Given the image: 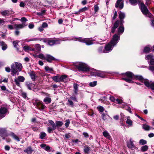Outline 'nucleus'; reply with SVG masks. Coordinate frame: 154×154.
Here are the masks:
<instances>
[{
  "label": "nucleus",
  "instance_id": "1",
  "mask_svg": "<svg viewBox=\"0 0 154 154\" xmlns=\"http://www.w3.org/2000/svg\"><path fill=\"white\" fill-rule=\"evenodd\" d=\"M131 4L133 5H136L137 3L140 4V8L143 14L149 18L152 17V14L149 11L146 7L142 2L141 0H129Z\"/></svg>",
  "mask_w": 154,
  "mask_h": 154
},
{
  "label": "nucleus",
  "instance_id": "2",
  "mask_svg": "<svg viewBox=\"0 0 154 154\" xmlns=\"http://www.w3.org/2000/svg\"><path fill=\"white\" fill-rule=\"evenodd\" d=\"M51 78L53 81L56 82H66L68 81L67 75H63L60 76L57 74L56 76H53Z\"/></svg>",
  "mask_w": 154,
  "mask_h": 154
},
{
  "label": "nucleus",
  "instance_id": "3",
  "mask_svg": "<svg viewBox=\"0 0 154 154\" xmlns=\"http://www.w3.org/2000/svg\"><path fill=\"white\" fill-rule=\"evenodd\" d=\"M14 63H13L11 66V72L13 73L16 74L18 71H21L22 66V64L20 63L15 62Z\"/></svg>",
  "mask_w": 154,
  "mask_h": 154
},
{
  "label": "nucleus",
  "instance_id": "4",
  "mask_svg": "<svg viewBox=\"0 0 154 154\" xmlns=\"http://www.w3.org/2000/svg\"><path fill=\"white\" fill-rule=\"evenodd\" d=\"M76 68L79 71L88 72L90 68L86 64L82 63H79L76 65Z\"/></svg>",
  "mask_w": 154,
  "mask_h": 154
},
{
  "label": "nucleus",
  "instance_id": "5",
  "mask_svg": "<svg viewBox=\"0 0 154 154\" xmlns=\"http://www.w3.org/2000/svg\"><path fill=\"white\" fill-rule=\"evenodd\" d=\"M125 74L127 77L122 78V79L129 83H133L132 79L134 77V74L130 72H126Z\"/></svg>",
  "mask_w": 154,
  "mask_h": 154
},
{
  "label": "nucleus",
  "instance_id": "6",
  "mask_svg": "<svg viewBox=\"0 0 154 154\" xmlns=\"http://www.w3.org/2000/svg\"><path fill=\"white\" fill-rule=\"evenodd\" d=\"M48 122L49 123L47 127V131L49 133H51L56 129V126L54 122L52 120H49Z\"/></svg>",
  "mask_w": 154,
  "mask_h": 154
},
{
  "label": "nucleus",
  "instance_id": "7",
  "mask_svg": "<svg viewBox=\"0 0 154 154\" xmlns=\"http://www.w3.org/2000/svg\"><path fill=\"white\" fill-rule=\"evenodd\" d=\"M120 35L118 34H115L113 36L110 42L113 45L115 46L119 41Z\"/></svg>",
  "mask_w": 154,
  "mask_h": 154
},
{
  "label": "nucleus",
  "instance_id": "8",
  "mask_svg": "<svg viewBox=\"0 0 154 154\" xmlns=\"http://www.w3.org/2000/svg\"><path fill=\"white\" fill-rule=\"evenodd\" d=\"M76 41H79L85 43L87 45H91L93 44L92 40L86 38H82L81 37L76 38Z\"/></svg>",
  "mask_w": 154,
  "mask_h": 154
},
{
  "label": "nucleus",
  "instance_id": "9",
  "mask_svg": "<svg viewBox=\"0 0 154 154\" xmlns=\"http://www.w3.org/2000/svg\"><path fill=\"white\" fill-rule=\"evenodd\" d=\"M142 82L144 83L145 86L148 88L150 87L152 90H154V82H150L149 80L147 79H144Z\"/></svg>",
  "mask_w": 154,
  "mask_h": 154
},
{
  "label": "nucleus",
  "instance_id": "10",
  "mask_svg": "<svg viewBox=\"0 0 154 154\" xmlns=\"http://www.w3.org/2000/svg\"><path fill=\"white\" fill-rule=\"evenodd\" d=\"M45 39V40L44 42H47L48 44L51 46H52L54 45L60 44L59 41L56 38H51L48 40H46Z\"/></svg>",
  "mask_w": 154,
  "mask_h": 154
},
{
  "label": "nucleus",
  "instance_id": "11",
  "mask_svg": "<svg viewBox=\"0 0 154 154\" xmlns=\"http://www.w3.org/2000/svg\"><path fill=\"white\" fill-rule=\"evenodd\" d=\"M114 46H115L114 45H113L109 42L105 45L104 49V53H108L110 52L112 50Z\"/></svg>",
  "mask_w": 154,
  "mask_h": 154
},
{
  "label": "nucleus",
  "instance_id": "12",
  "mask_svg": "<svg viewBox=\"0 0 154 154\" xmlns=\"http://www.w3.org/2000/svg\"><path fill=\"white\" fill-rule=\"evenodd\" d=\"M25 79L24 77L22 76H19L17 78H15L14 79V81L15 84L18 86L20 87V82H23L24 81Z\"/></svg>",
  "mask_w": 154,
  "mask_h": 154
},
{
  "label": "nucleus",
  "instance_id": "13",
  "mask_svg": "<svg viewBox=\"0 0 154 154\" xmlns=\"http://www.w3.org/2000/svg\"><path fill=\"white\" fill-rule=\"evenodd\" d=\"M119 24V20H117L114 23H112V25L111 27V32L112 33H114L118 27Z\"/></svg>",
  "mask_w": 154,
  "mask_h": 154
},
{
  "label": "nucleus",
  "instance_id": "14",
  "mask_svg": "<svg viewBox=\"0 0 154 154\" xmlns=\"http://www.w3.org/2000/svg\"><path fill=\"white\" fill-rule=\"evenodd\" d=\"M33 104L36 106L37 108L39 109H44L45 108V105L42 102L38 100H35V102L33 103Z\"/></svg>",
  "mask_w": 154,
  "mask_h": 154
},
{
  "label": "nucleus",
  "instance_id": "15",
  "mask_svg": "<svg viewBox=\"0 0 154 154\" xmlns=\"http://www.w3.org/2000/svg\"><path fill=\"white\" fill-rule=\"evenodd\" d=\"M7 111V109L5 107L0 108V119L5 117Z\"/></svg>",
  "mask_w": 154,
  "mask_h": 154
},
{
  "label": "nucleus",
  "instance_id": "16",
  "mask_svg": "<svg viewBox=\"0 0 154 154\" xmlns=\"http://www.w3.org/2000/svg\"><path fill=\"white\" fill-rule=\"evenodd\" d=\"M119 17L120 19L119 23H124V19L125 17V13L120 11L119 15Z\"/></svg>",
  "mask_w": 154,
  "mask_h": 154
},
{
  "label": "nucleus",
  "instance_id": "17",
  "mask_svg": "<svg viewBox=\"0 0 154 154\" xmlns=\"http://www.w3.org/2000/svg\"><path fill=\"white\" fill-rule=\"evenodd\" d=\"M120 26L117 29L118 34L120 35L122 34L124 31V27L123 25V23H119Z\"/></svg>",
  "mask_w": 154,
  "mask_h": 154
},
{
  "label": "nucleus",
  "instance_id": "18",
  "mask_svg": "<svg viewBox=\"0 0 154 154\" xmlns=\"http://www.w3.org/2000/svg\"><path fill=\"white\" fill-rule=\"evenodd\" d=\"M116 8H119L120 9H122L124 7V3L123 0H118L116 3Z\"/></svg>",
  "mask_w": 154,
  "mask_h": 154
},
{
  "label": "nucleus",
  "instance_id": "19",
  "mask_svg": "<svg viewBox=\"0 0 154 154\" xmlns=\"http://www.w3.org/2000/svg\"><path fill=\"white\" fill-rule=\"evenodd\" d=\"M0 135L4 139L5 137L7 136V131L5 128H0Z\"/></svg>",
  "mask_w": 154,
  "mask_h": 154
},
{
  "label": "nucleus",
  "instance_id": "20",
  "mask_svg": "<svg viewBox=\"0 0 154 154\" xmlns=\"http://www.w3.org/2000/svg\"><path fill=\"white\" fill-rule=\"evenodd\" d=\"M45 60L48 62L51 63L52 61H56L57 60L50 54H47L46 56Z\"/></svg>",
  "mask_w": 154,
  "mask_h": 154
},
{
  "label": "nucleus",
  "instance_id": "21",
  "mask_svg": "<svg viewBox=\"0 0 154 154\" xmlns=\"http://www.w3.org/2000/svg\"><path fill=\"white\" fill-rule=\"evenodd\" d=\"M106 72H103L98 71L94 73L93 75L104 78L105 77Z\"/></svg>",
  "mask_w": 154,
  "mask_h": 154
},
{
  "label": "nucleus",
  "instance_id": "22",
  "mask_svg": "<svg viewBox=\"0 0 154 154\" xmlns=\"http://www.w3.org/2000/svg\"><path fill=\"white\" fill-rule=\"evenodd\" d=\"M3 16H9L12 14V11L8 10H4L1 12Z\"/></svg>",
  "mask_w": 154,
  "mask_h": 154
},
{
  "label": "nucleus",
  "instance_id": "23",
  "mask_svg": "<svg viewBox=\"0 0 154 154\" xmlns=\"http://www.w3.org/2000/svg\"><path fill=\"white\" fill-rule=\"evenodd\" d=\"M127 146L129 148L131 149H133V148L134 147L135 145L133 143V141L132 140L131 138L130 139L129 142L127 143Z\"/></svg>",
  "mask_w": 154,
  "mask_h": 154
},
{
  "label": "nucleus",
  "instance_id": "24",
  "mask_svg": "<svg viewBox=\"0 0 154 154\" xmlns=\"http://www.w3.org/2000/svg\"><path fill=\"white\" fill-rule=\"evenodd\" d=\"M25 85L28 89L29 90H31L32 88L34 86V84L29 82H26Z\"/></svg>",
  "mask_w": 154,
  "mask_h": 154
},
{
  "label": "nucleus",
  "instance_id": "25",
  "mask_svg": "<svg viewBox=\"0 0 154 154\" xmlns=\"http://www.w3.org/2000/svg\"><path fill=\"white\" fill-rule=\"evenodd\" d=\"M29 75L32 80L33 81H35V80L36 78H37V76L36 75L35 73L33 71H31L29 73Z\"/></svg>",
  "mask_w": 154,
  "mask_h": 154
},
{
  "label": "nucleus",
  "instance_id": "26",
  "mask_svg": "<svg viewBox=\"0 0 154 154\" xmlns=\"http://www.w3.org/2000/svg\"><path fill=\"white\" fill-rule=\"evenodd\" d=\"M78 85L77 83H74L73 87L74 88V94L77 95L78 92Z\"/></svg>",
  "mask_w": 154,
  "mask_h": 154
},
{
  "label": "nucleus",
  "instance_id": "27",
  "mask_svg": "<svg viewBox=\"0 0 154 154\" xmlns=\"http://www.w3.org/2000/svg\"><path fill=\"white\" fill-rule=\"evenodd\" d=\"M33 151L31 146H29L24 150L25 152L28 154H31Z\"/></svg>",
  "mask_w": 154,
  "mask_h": 154
},
{
  "label": "nucleus",
  "instance_id": "28",
  "mask_svg": "<svg viewBox=\"0 0 154 154\" xmlns=\"http://www.w3.org/2000/svg\"><path fill=\"white\" fill-rule=\"evenodd\" d=\"M25 24H15L14 25V28L16 30L23 28L25 26Z\"/></svg>",
  "mask_w": 154,
  "mask_h": 154
},
{
  "label": "nucleus",
  "instance_id": "29",
  "mask_svg": "<svg viewBox=\"0 0 154 154\" xmlns=\"http://www.w3.org/2000/svg\"><path fill=\"white\" fill-rule=\"evenodd\" d=\"M9 135L10 136L12 137L14 139L17 140V141H20V139L13 132H11Z\"/></svg>",
  "mask_w": 154,
  "mask_h": 154
},
{
  "label": "nucleus",
  "instance_id": "30",
  "mask_svg": "<svg viewBox=\"0 0 154 154\" xmlns=\"http://www.w3.org/2000/svg\"><path fill=\"white\" fill-rule=\"evenodd\" d=\"M0 44L2 46V49L3 51L6 50L7 48V45L5 43L2 41H1L0 42Z\"/></svg>",
  "mask_w": 154,
  "mask_h": 154
},
{
  "label": "nucleus",
  "instance_id": "31",
  "mask_svg": "<svg viewBox=\"0 0 154 154\" xmlns=\"http://www.w3.org/2000/svg\"><path fill=\"white\" fill-rule=\"evenodd\" d=\"M45 69L47 72L50 73H52V72L54 71L53 68H50L48 66H45Z\"/></svg>",
  "mask_w": 154,
  "mask_h": 154
},
{
  "label": "nucleus",
  "instance_id": "32",
  "mask_svg": "<svg viewBox=\"0 0 154 154\" xmlns=\"http://www.w3.org/2000/svg\"><path fill=\"white\" fill-rule=\"evenodd\" d=\"M23 50L26 52H28L31 51H33V50L31 48L28 46H25L23 47Z\"/></svg>",
  "mask_w": 154,
  "mask_h": 154
},
{
  "label": "nucleus",
  "instance_id": "33",
  "mask_svg": "<svg viewBox=\"0 0 154 154\" xmlns=\"http://www.w3.org/2000/svg\"><path fill=\"white\" fill-rule=\"evenodd\" d=\"M103 135L104 136L109 140L111 138V137L109 135V133L107 131H104L103 133Z\"/></svg>",
  "mask_w": 154,
  "mask_h": 154
},
{
  "label": "nucleus",
  "instance_id": "34",
  "mask_svg": "<svg viewBox=\"0 0 154 154\" xmlns=\"http://www.w3.org/2000/svg\"><path fill=\"white\" fill-rule=\"evenodd\" d=\"M56 128H60L62 126L63 124V123L62 122L59 121H57L56 122Z\"/></svg>",
  "mask_w": 154,
  "mask_h": 154
},
{
  "label": "nucleus",
  "instance_id": "35",
  "mask_svg": "<svg viewBox=\"0 0 154 154\" xmlns=\"http://www.w3.org/2000/svg\"><path fill=\"white\" fill-rule=\"evenodd\" d=\"M134 79H136L138 80L141 82H143V80L144 79L143 77L141 75H134Z\"/></svg>",
  "mask_w": 154,
  "mask_h": 154
},
{
  "label": "nucleus",
  "instance_id": "36",
  "mask_svg": "<svg viewBox=\"0 0 154 154\" xmlns=\"http://www.w3.org/2000/svg\"><path fill=\"white\" fill-rule=\"evenodd\" d=\"M43 101L46 104H48L51 103V100L50 98L47 97L44 99Z\"/></svg>",
  "mask_w": 154,
  "mask_h": 154
},
{
  "label": "nucleus",
  "instance_id": "37",
  "mask_svg": "<svg viewBox=\"0 0 154 154\" xmlns=\"http://www.w3.org/2000/svg\"><path fill=\"white\" fill-rule=\"evenodd\" d=\"M142 128L145 131H149L151 127L148 125L145 124L142 125Z\"/></svg>",
  "mask_w": 154,
  "mask_h": 154
},
{
  "label": "nucleus",
  "instance_id": "38",
  "mask_svg": "<svg viewBox=\"0 0 154 154\" xmlns=\"http://www.w3.org/2000/svg\"><path fill=\"white\" fill-rule=\"evenodd\" d=\"M151 48L149 47L146 46L144 47L143 50V52L147 53L149 52L150 51Z\"/></svg>",
  "mask_w": 154,
  "mask_h": 154
},
{
  "label": "nucleus",
  "instance_id": "39",
  "mask_svg": "<svg viewBox=\"0 0 154 154\" xmlns=\"http://www.w3.org/2000/svg\"><path fill=\"white\" fill-rule=\"evenodd\" d=\"M46 134L44 132H42L39 134V137L41 139H44V137L46 136Z\"/></svg>",
  "mask_w": 154,
  "mask_h": 154
},
{
  "label": "nucleus",
  "instance_id": "40",
  "mask_svg": "<svg viewBox=\"0 0 154 154\" xmlns=\"http://www.w3.org/2000/svg\"><path fill=\"white\" fill-rule=\"evenodd\" d=\"M154 56L152 54H150L146 56L145 57V59L146 60H151L153 58Z\"/></svg>",
  "mask_w": 154,
  "mask_h": 154
},
{
  "label": "nucleus",
  "instance_id": "41",
  "mask_svg": "<svg viewBox=\"0 0 154 154\" xmlns=\"http://www.w3.org/2000/svg\"><path fill=\"white\" fill-rule=\"evenodd\" d=\"M90 150V147L88 146H87L84 147V151L85 153L88 154L89 153Z\"/></svg>",
  "mask_w": 154,
  "mask_h": 154
},
{
  "label": "nucleus",
  "instance_id": "42",
  "mask_svg": "<svg viewBox=\"0 0 154 154\" xmlns=\"http://www.w3.org/2000/svg\"><path fill=\"white\" fill-rule=\"evenodd\" d=\"M13 44L14 48H17L18 51H19V49L17 48V46L18 45V42L17 41H14L13 42Z\"/></svg>",
  "mask_w": 154,
  "mask_h": 154
},
{
  "label": "nucleus",
  "instance_id": "43",
  "mask_svg": "<svg viewBox=\"0 0 154 154\" xmlns=\"http://www.w3.org/2000/svg\"><path fill=\"white\" fill-rule=\"evenodd\" d=\"M117 16V11H115L113 16L112 18V23L113 22V21L116 18Z\"/></svg>",
  "mask_w": 154,
  "mask_h": 154
},
{
  "label": "nucleus",
  "instance_id": "44",
  "mask_svg": "<svg viewBox=\"0 0 154 154\" xmlns=\"http://www.w3.org/2000/svg\"><path fill=\"white\" fill-rule=\"evenodd\" d=\"M146 143L147 141L146 140L143 139L140 140L139 142V143L142 145L146 144Z\"/></svg>",
  "mask_w": 154,
  "mask_h": 154
},
{
  "label": "nucleus",
  "instance_id": "45",
  "mask_svg": "<svg viewBox=\"0 0 154 154\" xmlns=\"http://www.w3.org/2000/svg\"><path fill=\"white\" fill-rule=\"evenodd\" d=\"M141 150L143 152L146 151L148 149V146L147 145L143 146L141 147Z\"/></svg>",
  "mask_w": 154,
  "mask_h": 154
},
{
  "label": "nucleus",
  "instance_id": "46",
  "mask_svg": "<svg viewBox=\"0 0 154 154\" xmlns=\"http://www.w3.org/2000/svg\"><path fill=\"white\" fill-rule=\"evenodd\" d=\"M43 40L44 41H45V39L42 38H33L30 39L29 40V41H36V40Z\"/></svg>",
  "mask_w": 154,
  "mask_h": 154
},
{
  "label": "nucleus",
  "instance_id": "47",
  "mask_svg": "<svg viewBox=\"0 0 154 154\" xmlns=\"http://www.w3.org/2000/svg\"><path fill=\"white\" fill-rule=\"evenodd\" d=\"M130 117L128 116L127 117V119L126 121V123L129 125H132V121L130 119Z\"/></svg>",
  "mask_w": 154,
  "mask_h": 154
},
{
  "label": "nucleus",
  "instance_id": "48",
  "mask_svg": "<svg viewBox=\"0 0 154 154\" xmlns=\"http://www.w3.org/2000/svg\"><path fill=\"white\" fill-rule=\"evenodd\" d=\"M97 84V82L96 81H94L93 82L89 83V86L91 87H94Z\"/></svg>",
  "mask_w": 154,
  "mask_h": 154
},
{
  "label": "nucleus",
  "instance_id": "49",
  "mask_svg": "<svg viewBox=\"0 0 154 154\" xmlns=\"http://www.w3.org/2000/svg\"><path fill=\"white\" fill-rule=\"evenodd\" d=\"M103 47L102 46L99 47L98 49V52L99 53H104Z\"/></svg>",
  "mask_w": 154,
  "mask_h": 154
},
{
  "label": "nucleus",
  "instance_id": "50",
  "mask_svg": "<svg viewBox=\"0 0 154 154\" xmlns=\"http://www.w3.org/2000/svg\"><path fill=\"white\" fill-rule=\"evenodd\" d=\"M35 47L37 52H39L41 50V46L39 44H37L35 45Z\"/></svg>",
  "mask_w": 154,
  "mask_h": 154
},
{
  "label": "nucleus",
  "instance_id": "51",
  "mask_svg": "<svg viewBox=\"0 0 154 154\" xmlns=\"http://www.w3.org/2000/svg\"><path fill=\"white\" fill-rule=\"evenodd\" d=\"M94 11L95 13H96L99 10V8L97 5H95L94 6Z\"/></svg>",
  "mask_w": 154,
  "mask_h": 154
},
{
  "label": "nucleus",
  "instance_id": "52",
  "mask_svg": "<svg viewBox=\"0 0 154 154\" xmlns=\"http://www.w3.org/2000/svg\"><path fill=\"white\" fill-rule=\"evenodd\" d=\"M38 57L39 58L45 60L46 59V57H45V55L42 54H39L38 55Z\"/></svg>",
  "mask_w": 154,
  "mask_h": 154
},
{
  "label": "nucleus",
  "instance_id": "53",
  "mask_svg": "<svg viewBox=\"0 0 154 154\" xmlns=\"http://www.w3.org/2000/svg\"><path fill=\"white\" fill-rule=\"evenodd\" d=\"M65 126L66 128H67L70 123V120L69 119H67L65 121Z\"/></svg>",
  "mask_w": 154,
  "mask_h": 154
},
{
  "label": "nucleus",
  "instance_id": "54",
  "mask_svg": "<svg viewBox=\"0 0 154 154\" xmlns=\"http://www.w3.org/2000/svg\"><path fill=\"white\" fill-rule=\"evenodd\" d=\"M5 93L9 96L12 95V94H13V93L12 92L7 90H5Z\"/></svg>",
  "mask_w": 154,
  "mask_h": 154
},
{
  "label": "nucleus",
  "instance_id": "55",
  "mask_svg": "<svg viewBox=\"0 0 154 154\" xmlns=\"http://www.w3.org/2000/svg\"><path fill=\"white\" fill-rule=\"evenodd\" d=\"M97 108L98 111L100 112H103L104 111L103 107L101 106H98Z\"/></svg>",
  "mask_w": 154,
  "mask_h": 154
},
{
  "label": "nucleus",
  "instance_id": "56",
  "mask_svg": "<svg viewBox=\"0 0 154 154\" xmlns=\"http://www.w3.org/2000/svg\"><path fill=\"white\" fill-rule=\"evenodd\" d=\"M107 115L103 113H102V118L103 120H106L107 119Z\"/></svg>",
  "mask_w": 154,
  "mask_h": 154
},
{
  "label": "nucleus",
  "instance_id": "57",
  "mask_svg": "<svg viewBox=\"0 0 154 154\" xmlns=\"http://www.w3.org/2000/svg\"><path fill=\"white\" fill-rule=\"evenodd\" d=\"M88 10V8L86 7H85L82 8L80 9L79 10L81 13L82 12H84L85 11H87Z\"/></svg>",
  "mask_w": 154,
  "mask_h": 154
},
{
  "label": "nucleus",
  "instance_id": "58",
  "mask_svg": "<svg viewBox=\"0 0 154 154\" xmlns=\"http://www.w3.org/2000/svg\"><path fill=\"white\" fill-rule=\"evenodd\" d=\"M149 64L151 65H154V58L151 59L149 61H148Z\"/></svg>",
  "mask_w": 154,
  "mask_h": 154
},
{
  "label": "nucleus",
  "instance_id": "59",
  "mask_svg": "<svg viewBox=\"0 0 154 154\" xmlns=\"http://www.w3.org/2000/svg\"><path fill=\"white\" fill-rule=\"evenodd\" d=\"M68 101L69 105L72 107H73L74 106V103L73 102L69 99L68 100Z\"/></svg>",
  "mask_w": 154,
  "mask_h": 154
},
{
  "label": "nucleus",
  "instance_id": "60",
  "mask_svg": "<svg viewBox=\"0 0 154 154\" xmlns=\"http://www.w3.org/2000/svg\"><path fill=\"white\" fill-rule=\"evenodd\" d=\"M116 103L118 104H120L122 103V101L121 100H120L119 99H117L115 100V101Z\"/></svg>",
  "mask_w": 154,
  "mask_h": 154
},
{
  "label": "nucleus",
  "instance_id": "61",
  "mask_svg": "<svg viewBox=\"0 0 154 154\" xmlns=\"http://www.w3.org/2000/svg\"><path fill=\"white\" fill-rule=\"evenodd\" d=\"M42 26L43 28H45L48 27V25L46 22H43L42 25Z\"/></svg>",
  "mask_w": 154,
  "mask_h": 154
},
{
  "label": "nucleus",
  "instance_id": "62",
  "mask_svg": "<svg viewBox=\"0 0 154 154\" xmlns=\"http://www.w3.org/2000/svg\"><path fill=\"white\" fill-rule=\"evenodd\" d=\"M70 98L74 101H77L76 97L75 96L71 97H70Z\"/></svg>",
  "mask_w": 154,
  "mask_h": 154
},
{
  "label": "nucleus",
  "instance_id": "63",
  "mask_svg": "<svg viewBox=\"0 0 154 154\" xmlns=\"http://www.w3.org/2000/svg\"><path fill=\"white\" fill-rule=\"evenodd\" d=\"M20 20L22 22H26L27 21V20L25 17H22Z\"/></svg>",
  "mask_w": 154,
  "mask_h": 154
},
{
  "label": "nucleus",
  "instance_id": "64",
  "mask_svg": "<svg viewBox=\"0 0 154 154\" xmlns=\"http://www.w3.org/2000/svg\"><path fill=\"white\" fill-rule=\"evenodd\" d=\"M149 69L153 72L154 71V66H149Z\"/></svg>",
  "mask_w": 154,
  "mask_h": 154
}]
</instances>
